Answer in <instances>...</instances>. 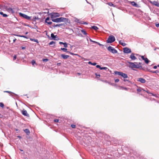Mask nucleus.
<instances>
[{
    "mask_svg": "<svg viewBox=\"0 0 159 159\" xmlns=\"http://www.w3.org/2000/svg\"><path fill=\"white\" fill-rule=\"evenodd\" d=\"M128 63L129 67L133 70H134V68L140 69L142 67V66H141V63L140 62L138 63L129 62Z\"/></svg>",
    "mask_w": 159,
    "mask_h": 159,
    "instance_id": "f257e3e1",
    "label": "nucleus"
},
{
    "mask_svg": "<svg viewBox=\"0 0 159 159\" xmlns=\"http://www.w3.org/2000/svg\"><path fill=\"white\" fill-rule=\"evenodd\" d=\"M68 19L66 18L61 17L59 18H57L56 19L53 18L52 19V21L55 22H67Z\"/></svg>",
    "mask_w": 159,
    "mask_h": 159,
    "instance_id": "f03ea898",
    "label": "nucleus"
},
{
    "mask_svg": "<svg viewBox=\"0 0 159 159\" xmlns=\"http://www.w3.org/2000/svg\"><path fill=\"white\" fill-rule=\"evenodd\" d=\"M115 37L111 35L109 36L107 40V42L108 43H111L115 41Z\"/></svg>",
    "mask_w": 159,
    "mask_h": 159,
    "instance_id": "7ed1b4c3",
    "label": "nucleus"
},
{
    "mask_svg": "<svg viewBox=\"0 0 159 159\" xmlns=\"http://www.w3.org/2000/svg\"><path fill=\"white\" fill-rule=\"evenodd\" d=\"M107 50L113 53H116L117 52V50H116L115 49L111 46H110L108 47Z\"/></svg>",
    "mask_w": 159,
    "mask_h": 159,
    "instance_id": "20e7f679",
    "label": "nucleus"
},
{
    "mask_svg": "<svg viewBox=\"0 0 159 159\" xmlns=\"http://www.w3.org/2000/svg\"><path fill=\"white\" fill-rule=\"evenodd\" d=\"M19 14L20 16L22 17L27 20H29L31 19L30 17L29 16L25 14H23L21 13H19Z\"/></svg>",
    "mask_w": 159,
    "mask_h": 159,
    "instance_id": "39448f33",
    "label": "nucleus"
},
{
    "mask_svg": "<svg viewBox=\"0 0 159 159\" xmlns=\"http://www.w3.org/2000/svg\"><path fill=\"white\" fill-rule=\"evenodd\" d=\"M75 22L79 23L82 24H88V23L87 22H84L83 21L80 20L79 19H78L77 18H75Z\"/></svg>",
    "mask_w": 159,
    "mask_h": 159,
    "instance_id": "423d86ee",
    "label": "nucleus"
},
{
    "mask_svg": "<svg viewBox=\"0 0 159 159\" xmlns=\"http://www.w3.org/2000/svg\"><path fill=\"white\" fill-rule=\"evenodd\" d=\"M51 18L52 19L54 18L55 17L60 16V14L58 13H52L51 14Z\"/></svg>",
    "mask_w": 159,
    "mask_h": 159,
    "instance_id": "0eeeda50",
    "label": "nucleus"
},
{
    "mask_svg": "<svg viewBox=\"0 0 159 159\" xmlns=\"http://www.w3.org/2000/svg\"><path fill=\"white\" fill-rule=\"evenodd\" d=\"M120 76H121L124 78V81H129V80L126 79V78H128L127 75L126 74L123 73V72H122Z\"/></svg>",
    "mask_w": 159,
    "mask_h": 159,
    "instance_id": "6e6552de",
    "label": "nucleus"
},
{
    "mask_svg": "<svg viewBox=\"0 0 159 159\" xmlns=\"http://www.w3.org/2000/svg\"><path fill=\"white\" fill-rule=\"evenodd\" d=\"M124 52L125 53H128L131 52V49L127 48H123Z\"/></svg>",
    "mask_w": 159,
    "mask_h": 159,
    "instance_id": "1a4fd4ad",
    "label": "nucleus"
},
{
    "mask_svg": "<svg viewBox=\"0 0 159 159\" xmlns=\"http://www.w3.org/2000/svg\"><path fill=\"white\" fill-rule=\"evenodd\" d=\"M150 2L153 5L159 7V3L155 1H153V2L150 1Z\"/></svg>",
    "mask_w": 159,
    "mask_h": 159,
    "instance_id": "9d476101",
    "label": "nucleus"
},
{
    "mask_svg": "<svg viewBox=\"0 0 159 159\" xmlns=\"http://www.w3.org/2000/svg\"><path fill=\"white\" fill-rule=\"evenodd\" d=\"M137 81H138L140 82L141 83H144L146 82V80L143 78H139Z\"/></svg>",
    "mask_w": 159,
    "mask_h": 159,
    "instance_id": "9b49d317",
    "label": "nucleus"
},
{
    "mask_svg": "<svg viewBox=\"0 0 159 159\" xmlns=\"http://www.w3.org/2000/svg\"><path fill=\"white\" fill-rule=\"evenodd\" d=\"M21 113L23 115L25 116H29V114L27 113L26 110H23L21 111Z\"/></svg>",
    "mask_w": 159,
    "mask_h": 159,
    "instance_id": "f8f14e48",
    "label": "nucleus"
},
{
    "mask_svg": "<svg viewBox=\"0 0 159 159\" xmlns=\"http://www.w3.org/2000/svg\"><path fill=\"white\" fill-rule=\"evenodd\" d=\"M50 18L49 17H47L45 20V22L46 23H47L48 25H51L52 24V22L51 21H49V20Z\"/></svg>",
    "mask_w": 159,
    "mask_h": 159,
    "instance_id": "ddd939ff",
    "label": "nucleus"
},
{
    "mask_svg": "<svg viewBox=\"0 0 159 159\" xmlns=\"http://www.w3.org/2000/svg\"><path fill=\"white\" fill-rule=\"evenodd\" d=\"M51 37L52 38V39L54 40H57V39H58L57 35H54L53 33L51 34Z\"/></svg>",
    "mask_w": 159,
    "mask_h": 159,
    "instance_id": "4468645a",
    "label": "nucleus"
},
{
    "mask_svg": "<svg viewBox=\"0 0 159 159\" xmlns=\"http://www.w3.org/2000/svg\"><path fill=\"white\" fill-rule=\"evenodd\" d=\"M61 56L64 59H66L69 57V56L68 55H66L64 54H61Z\"/></svg>",
    "mask_w": 159,
    "mask_h": 159,
    "instance_id": "2eb2a0df",
    "label": "nucleus"
},
{
    "mask_svg": "<svg viewBox=\"0 0 159 159\" xmlns=\"http://www.w3.org/2000/svg\"><path fill=\"white\" fill-rule=\"evenodd\" d=\"M6 10L9 12H11L12 13H14L15 12L14 11L13 9L12 8H7L6 9Z\"/></svg>",
    "mask_w": 159,
    "mask_h": 159,
    "instance_id": "dca6fc26",
    "label": "nucleus"
},
{
    "mask_svg": "<svg viewBox=\"0 0 159 159\" xmlns=\"http://www.w3.org/2000/svg\"><path fill=\"white\" fill-rule=\"evenodd\" d=\"M130 58L133 60H135L137 59L136 57L134 56V54L133 53H132L131 55Z\"/></svg>",
    "mask_w": 159,
    "mask_h": 159,
    "instance_id": "f3484780",
    "label": "nucleus"
},
{
    "mask_svg": "<svg viewBox=\"0 0 159 159\" xmlns=\"http://www.w3.org/2000/svg\"><path fill=\"white\" fill-rule=\"evenodd\" d=\"M119 43L121 45H122L123 46H125L126 45V44L125 43H123L121 40L119 41Z\"/></svg>",
    "mask_w": 159,
    "mask_h": 159,
    "instance_id": "a211bd4d",
    "label": "nucleus"
},
{
    "mask_svg": "<svg viewBox=\"0 0 159 159\" xmlns=\"http://www.w3.org/2000/svg\"><path fill=\"white\" fill-rule=\"evenodd\" d=\"M24 131L27 135H29L30 134V131L28 129H25L24 130Z\"/></svg>",
    "mask_w": 159,
    "mask_h": 159,
    "instance_id": "6ab92c4d",
    "label": "nucleus"
},
{
    "mask_svg": "<svg viewBox=\"0 0 159 159\" xmlns=\"http://www.w3.org/2000/svg\"><path fill=\"white\" fill-rule=\"evenodd\" d=\"M142 90L145 91L143 89L140 87H139L138 89H137V91L139 93Z\"/></svg>",
    "mask_w": 159,
    "mask_h": 159,
    "instance_id": "aec40b11",
    "label": "nucleus"
},
{
    "mask_svg": "<svg viewBox=\"0 0 159 159\" xmlns=\"http://www.w3.org/2000/svg\"><path fill=\"white\" fill-rule=\"evenodd\" d=\"M30 40H31L32 41H33L36 42L37 43H39L38 40L37 39L30 38Z\"/></svg>",
    "mask_w": 159,
    "mask_h": 159,
    "instance_id": "412c9836",
    "label": "nucleus"
},
{
    "mask_svg": "<svg viewBox=\"0 0 159 159\" xmlns=\"http://www.w3.org/2000/svg\"><path fill=\"white\" fill-rule=\"evenodd\" d=\"M108 5L110 6H113L114 7H115V6L111 2H110L107 3Z\"/></svg>",
    "mask_w": 159,
    "mask_h": 159,
    "instance_id": "4be33fe9",
    "label": "nucleus"
},
{
    "mask_svg": "<svg viewBox=\"0 0 159 159\" xmlns=\"http://www.w3.org/2000/svg\"><path fill=\"white\" fill-rule=\"evenodd\" d=\"M64 25V24H57L56 25H54L53 27H59L61 26V25Z\"/></svg>",
    "mask_w": 159,
    "mask_h": 159,
    "instance_id": "5701e85b",
    "label": "nucleus"
},
{
    "mask_svg": "<svg viewBox=\"0 0 159 159\" xmlns=\"http://www.w3.org/2000/svg\"><path fill=\"white\" fill-rule=\"evenodd\" d=\"M92 28L95 30H97L98 29V28L96 26H93L92 27Z\"/></svg>",
    "mask_w": 159,
    "mask_h": 159,
    "instance_id": "b1692460",
    "label": "nucleus"
},
{
    "mask_svg": "<svg viewBox=\"0 0 159 159\" xmlns=\"http://www.w3.org/2000/svg\"><path fill=\"white\" fill-rule=\"evenodd\" d=\"M131 4L133 6L136 7L137 6V4L135 3L134 2H131Z\"/></svg>",
    "mask_w": 159,
    "mask_h": 159,
    "instance_id": "393cba45",
    "label": "nucleus"
},
{
    "mask_svg": "<svg viewBox=\"0 0 159 159\" xmlns=\"http://www.w3.org/2000/svg\"><path fill=\"white\" fill-rule=\"evenodd\" d=\"M0 14L1 15H2L4 17H6L7 16V15L5 14H4L3 12H0Z\"/></svg>",
    "mask_w": 159,
    "mask_h": 159,
    "instance_id": "a878e982",
    "label": "nucleus"
},
{
    "mask_svg": "<svg viewBox=\"0 0 159 159\" xmlns=\"http://www.w3.org/2000/svg\"><path fill=\"white\" fill-rule=\"evenodd\" d=\"M122 72H119L117 71H115L114 73L116 75H120L121 74Z\"/></svg>",
    "mask_w": 159,
    "mask_h": 159,
    "instance_id": "bb28decb",
    "label": "nucleus"
},
{
    "mask_svg": "<svg viewBox=\"0 0 159 159\" xmlns=\"http://www.w3.org/2000/svg\"><path fill=\"white\" fill-rule=\"evenodd\" d=\"M151 94L153 96H155L157 98H159V95L158 94H154L152 93H151Z\"/></svg>",
    "mask_w": 159,
    "mask_h": 159,
    "instance_id": "cd10ccee",
    "label": "nucleus"
},
{
    "mask_svg": "<svg viewBox=\"0 0 159 159\" xmlns=\"http://www.w3.org/2000/svg\"><path fill=\"white\" fill-rule=\"evenodd\" d=\"M143 60L147 64H148L149 61L148 59L147 58H145V60Z\"/></svg>",
    "mask_w": 159,
    "mask_h": 159,
    "instance_id": "c85d7f7f",
    "label": "nucleus"
},
{
    "mask_svg": "<svg viewBox=\"0 0 159 159\" xmlns=\"http://www.w3.org/2000/svg\"><path fill=\"white\" fill-rule=\"evenodd\" d=\"M61 50H63V51H64L65 52H68L67 51V49H66V48H61Z\"/></svg>",
    "mask_w": 159,
    "mask_h": 159,
    "instance_id": "c756f323",
    "label": "nucleus"
},
{
    "mask_svg": "<svg viewBox=\"0 0 159 159\" xmlns=\"http://www.w3.org/2000/svg\"><path fill=\"white\" fill-rule=\"evenodd\" d=\"M14 35L20 37H23V38H27L26 37V36H24V35H15V34H14Z\"/></svg>",
    "mask_w": 159,
    "mask_h": 159,
    "instance_id": "7c9ffc66",
    "label": "nucleus"
},
{
    "mask_svg": "<svg viewBox=\"0 0 159 159\" xmlns=\"http://www.w3.org/2000/svg\"><path fill=\"white\" fill-rule=\"evenodd\" d=\"M81 32L84 35H86L87 34L86 32L84 30H81Z\"/></svg>",
    "mask_w": 159,
    "mask_h": 159,
    "instance_id": "2f4dec72",
    "label": "nucleus"
},
{
    "mask_svg": "<svg viewBox=\"0 0 159 159\" xmlns=\"http://www.w3.org/2000/svg\"><path fill=\"white\" fill-rule=\"evenodd\" d=\"M107 69H108L106 67H101V68H100V70H107Z\"/></svg>",
    "mask_w": 159,
    "mask_h": 159,
    "instance_id": "473e14b6",
    "label": "nucleus"
},
{
    "mask_svg": "<svg viewBox=\"0 0 159 159\" xmlns=\"http://www.w3.org/2000/svg\"><path fill=\"white\" fill-rule=\"evenodd\" d=\"M4 104L2 102H0V107H2V108H3L4 107Z\"/></svg>",
    "mask_w": 159,
    "mask_h": 159,
    "instance_id": "72a5a7b5",
    "label": "nucleus"
},
{
    "mask_svg": "<svg viewBox=\"0 0 159 159\" xmlns=\"http://www.w3.org/2000/svg\"><path fill=\"white\" fill-rule=\"evenodd\" d=\"M31 63L33 66L34 65V64H35V63H36L35 61L34 60H33L32 61Z\"/></svg>",
    "mask_w": 159,
    "mask_h": 159,
    "instance_id": "f704fd0d",
    "label": "nucleus"
},
{
    "mask_svg": "<svg viewBox=\"0 0 159 159\" xmlns=\"http://www.w3.org/2000/svg\"><path fill=\"white\" fill-rule=\"evenodd\" d=\"M64 46L65 48H67V44L66 43H64Z\"/></svg>",
    "mask_w": 159,
    "mask_h": 159,
    "instance_id": "c9c22d12",
    "label": "nucleus"
},
{
    "mask_svg": "<svg viewBox=\"0 0 159 159\" xmlns=\"http://www.w3.org/2000/svg\"><path fill=\"white\" fill-rule=\"evenodd\" d=\"M69 52L70 54L73 55H78L77 54H74L72 52Z\"/></svg>",
    "mask_w": 159,
    "mask_h": 159,
    "instance_id": "e433bc0d",
    "label": "nucleus"
},
{
    "mask_svg": "<svg viewBox=\"0 0 159 159\" xmlns=\"http://www.w3.org/2000/svg\"><path fill=\"white\" fill-rule=\"evenodd\" d=\"M95 75H96V77L97 78H99L100 77V75H98L97 73H95Z\"/></svg>",
    "mask_w": 159,
    "mask_h": 159,
    "instance_id": "4c0bfd02",
    "label": "nucleus"
},
{
    "mask_svg": "<svg viewBox=\"0 0 159 159\" xmlns=\"http://www.w3.org/2000/svg\"><path fill=\"white\" fill-rule=\"evenodd\" d=\"M55 43V42L53 41H52L51 42H50V43H49V45H51L53 43Z\"/></svg>",
    "mask_w": 159,
    "mask_h": 159,
    "instance_id": "58836bf2",
    "label": "nucleus"
},
{
    "mask_svg": "<svg viewBox=\"0 0 159 159\" xmlns=\"http://www.w3.org/2000/svg\"><path fill=\"white\" fill-rule=\"evenodd\" d=\"M71 127L73 128H75L76 125H71Z\"/></svg>",
    "mask_w": 159,
    "mask_h": 159,
    "instance_id": "ea45409f",
    "label": "nucleus"
},
{
    "mask_svg": "<svg viewBox=\"0 0 159 159\" xmlns=\"http://www.w3.org/2000/svg\"><path fill=\"white\" fill-rule=\"evenodd\" d=\"M16 58V55H15L13 57V60L14 61L15 60Z\"/></svg>",
    "mask_w": 159,
    "mask_h": 159,
    "instance_id": "a19ab883",
    "label": "nucleus"
},
{
    "mask_svg": "<svg viewBox=\"0 0 159 159\" xmlns=\"http://www.w3.org/2000/svg\"><path fill=\"white\" fill-rule=\"evenodd\" d=\"M48 60L47 59H43V61H47Z\"/></svg>",
    "mask_w": 159,
    "mask_h": 159,
    "instance_id": "79ce46f5",
    "label": "nucleus"
},
{
    "mask_svg": "<svg viewBox=\"0 0 159 159\" xmlns=\"http://www.w3.org/2000/svg\"><path fill=\"white\" fill-rule=\"evenodd\" d=\"M54 121L55 122H58L59 121V120L58 119H55L54 120Z\"/></svg>",
    "mask_w": 159,
    "mask_h": 159,
    "instance_id": "37998d69",
    "label": "nucleus"
},
{
    "mask_svg": "<svg viewBox=\"0 0 159 159\" xmlns=\"http://www.w3.org/2000/svg\"><path fill=\"white\" fill-rule=\"evenodd\" d=\"M90 41H91V42H93V43H97V42L95 41H93V40H92V39H90Z\"/></svg>",
    "mask_w": 159,
    "mask_h": 159,
    "instance_id": "c03bdc74",
    "label": "nucleus"
},
{
    "mask_svg": "<svg viewBox=\"0 0 159 159\" xmlns=\"http://www.w3.org/2000/svg\"><path fill=\"white\" fill-rule=\"evenodd\" d=\"M96 67L98 68H99L100 69L101 68V67L100 65H97L96 66Z\"/></svg>",
    "mask_w": 159,
    "mask_h": 159,
    "instance_id": "a18cd8bd",
    "label": "nucleus"
},
{
    "mask_svg": "<svg viewBox=\"0 0 159 159\" xmlns=\"http://www.w3.org/2000/svg\"><path fill=\"white\" fill-rule=\"evenodd\" d=\"M119 81V79H116L115 80V82H118Z\"/></svg>",
    "mask_w": 159,
    "mask_h": 159,
    "instance_id": "49530a36",
    "label": "nucleus"
},
{
    "mask_svg": "<svg viewBox=\"0 0 159 159\" xmlns=\"http://www.w3.org/2000/svg\"><path fill=\"white\" fill-rule=\"evenodd\" d=\"M144 91H146V92H147L148 93L150 94L151 93H150L148 90H145Z\"/></svg>",
    "mask_w": 159,
    "mask_h": 159,
    "instance_id": "de8ad7c7",
    "label": "nucleus"
},
{
    "mask_svg": "<svg viewBox=\"0 0 159 159\" xmlns=\"http://www.w3.org/2000/svg\"><path fill=\"white\" fill-rule=\"evenodd\" d=\"M4 92L7 93H11V92L9 91H4Z\"/></svg>",
    "mask_w": 159,
    "mask_h": 159,
    "instance_id": "09e8293b",
    "label": "nucleus"
},
{
    "mask_svg": "<svg viewBox=\"0 0 159 159\" xmlns=\"http://www.w3.org/2000/svg\"><path fill=\"white\" fill-rule=\"evenodd\" d=\"M91 64L95 66L96 65V63L95 62H94V63H91Z\"/></svg>",
    "mask_w": 159,
    "mask_h": 159,
    "instance_id": "8fccbe9b",
    "label": "nucleus"
},
{
    "mask_svg": "<svg viewBox=\"0 0 159 159\" xmlns=\"http://www.w3.org/2000/svg\"><path fill=\"white\" fill-rule=\"evenodd\" d=\"M141 58L143 60H145V58L144 57V56H141Z\"/></svg>",
    "mask_w": 159,
    "mask_h": 159,
    "instance_id": "3c124183",
    "label": "nucleus"
},
{
    "mask_svg": "<svg viewBox=\"0 0 159 159\" xmlns=\"http://www.w3.org/2000/svg\"><path fill=\"white\" fill-rule=\"evenodd\" d=\"M64 43H63V42H60L59 43L60 44H64Z\"/></svg>",
    "mask_w": 159,
    "mask_h": 159,
    "instance_id": "603ef678",
    "label": "nucleus"
},
{
    "mask_svg": "<svg viewBox=\"0 0 159 159\" xmlns=\"http://www.w3.org/2000/svg\"><path fill=\"white\" fill-rule=\"evenodd\" d=\"M153 68L154 69H156L157 68V66H153Z\"/></svg>",
    "mask_w": 159,
    "mask_h": 159,
    "instance_id": "864d4df0",
    "label": "nucleus"
},
{
    "mask_svg": "<svg viewBox=\"0 0 159 159\" xmlns=\"http://www.w3.org/2000/svg\"><path fill=\"white\" fill-rule=\"evenodd\" d=\"M156 26L157 27H159V24H156Z\"/></svg>",
    "mask_w": 159,
    "mask_h": 159,
    "instance_id": "5fc2aeb1",
    "label": "nucleus"
},
{
    "mask_svg": "<svg viewBox=\"0 0 159 159\" xmlns=\"http://www.w3.org/2000/svg\"><path fill=\"white\" fill-rule=\"evenodd\" d=\"M96 43L97 44H98L100 46L102 45V44H100L99 43H98V42H97V43Z\"/></svg>",
    "mask_w": 159,
    "mask_h": 159,
    "instance_id": "6e6d98bb",
    "label": "nucleus"
},
{
    "mask_svg": "<svg viewBox=\"0 0 159 159\" xmlns=\"http://www.w3.org/2000/svg\"><path fill=\"white\" fill-rule=\"evenodd\" d=\"M61 65V63H57V65L58 66H60Z\"/></svg>",
    "mask_w": 159,
    "mask_h": 159,
    "instance_id": "4d7b16f0",
    "label": "nucleus"
},
{
    "mask_svg": "<svg viewBox=\"0 0 159 159\" xmlns=\"http://www.w3.org/2000/svg\"><path fill=\"white\" fill-rule=\"evenodd\" d=\"M151 72H152V73H156L157 72V71H151Z\"/></svg>",
    "mask_w": 159,
    "mask_h": 159,
    "instance_id": "13d9d810",
    "label": "nucleus"
},
{
    "mask_svg": "<svg viewBox=\"0 0 159 159\" xmlns=\"http://www.w3.org/2000/svg\"><path fill=\"white\" fill-rule=\"evenodd\" d=\"M16 39L15 38L13 40V42H15L16 41Z\"/></svg>",
    "mask_w": 159,
    "mask_h": 159,
    "instance_id": "bf43d9fd",
    "label": "nucleus"
},
{
    "mask_svg": "<svg viewBox=\"0 0 159 159\" xmlns=\"http://www.w3.org/2000/svg\"><path fill=\"white\" fill-rule=\"evenodd\" d=\"M21 48L22 49H25V47H22Z\"/></svg>",
    "mask_w": 159,
    "mask_h": 159,
    "instance_id": "052dcab7",
    "label": "nucleus"
},
{
    "mask_svg": "<svg viewBox=\"0 0 159 159\" xmlns=\"http://www.w3.org/2000/svg\"><path fill=\"white\" fill-rule=\"evenodd\" d=\"M2 115L1 114H0V117L2 118Z\"/></svg>",
    "mask_w": 159,
    "mask_h": 159,
    "instance_id": "680f3d73",
    "label": "nucleus"
},
{
    "mask_svg": "<svg viewBox=\"0 0 159 159\" xmlns=\"http://www.w3.org/2000/svg\"><path fill=\"white\" fill-rule=\"evenodd\" d=\"M89 64H91V63H92L91 62V61H89V62L88 63Z\"/></svg>",
    "mask_w": 159,
    "mask_h": 159,
    "instance_id": "e2e57ef3",
    "label": "nucleus"
},
{
    "mask_svg": "<svg viewBox=\"0 0 159 159\" xmlns=\"http://www.w3.org/2000/svg\"><path fill=\"white\" fill-rule=\"evenodd\" d=\"M77 74L79 75H81V74L80 73H77Z\"/></svg>",
    "mask_w": 159,
    "mask_h": 159,
    "instance_id": "0e129e2a",
    "label": "nucleus"
},
{
    "mask_svg": "<svg viewBox=\"0 0 159 159\" xmlns=\"http://www.w3.org/2000/svg\"><path fill=\"white\" fill-rule=\"evenodd\" d=\"M157 67H159V65H157Z\"/></svg>",
    "mask_w": 159,
    "mask_h": 159,
    "instance_id": "69168bd1",
    "label": "nucleus"
},
{
    "mask_svg": "<svg viewBox=\"0 0 159 159\" xmlns=\"http://www.w3.org/2000/svg\"><path fill=\"white\" fill-rule=\"evenodd\" d=\"M35 19H36V16L35 17Z\"/></svg>",
    "mask_w": 159,
    "mask_h": 159,
    "instance_id": "338daca9",
    "label": "nucleus"
},
{
    "mask_svg": "<svg viewBox=\"0 0 159 159\" xmlns=\"http://www.w3.org/2000/svg\"><path fill=\"white\" fill-rule=\"evenodd\" d=\"M20 151H23V150H21V149H20Z\"/></svg>",
    "mask_w": 159,
    "mask_h": 159,
    "instance_id": "774afa93",
    "label": "nucleus"
}]
</instances>
